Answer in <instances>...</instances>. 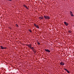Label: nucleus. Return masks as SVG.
I'll use <instances>...</instances> for the list:
<instances>
[{
	"mask_svg": "<svg viewBox=\"0 0 74 74\" xmlns=\"http://www.w3.org/2000/svg\"><path fill=\"white\" fill-rule=\"evenodd\" d=\"M38 45H40V42H38Z\"/></svg>",
	"mask_w": 74,
	"mask_h": 74,
	"instance_id": "nucleus-17",
	"label": "nucleus"
},
{
	"mask_svg": "<svg viewBox=\"0 0 74 74\" xmlns=\"http://www.w3.org/2000/svg\"><path fill=\"white\" fill-rule=\"evenodd\" d=\"M39 18L40 20H41V19H44V17L43 16H40Z\"/></svg>",
	"mask_w": 74,
	"mask_h": 74,
	"instance_id": "nucleus-10",
	"label": "nucleus"
},
{
	"mask_svg": "<svg viewBox=\"0 0 74 74\" xmlns=\"http://www.w3.org/2000/svg\"><path fill=\"white\" fill-rule=\"evenodd\" d=\"M33 51L34 52V53L35 54L36 53V52H37V51H36V49H35Z\"/></svg>",
	"mask_w": 74,
	"mask_h": 74,
	"instance_id": "nucleus-11",
	"label": "nucleus"
},
{
	"mask_svg": "<svg viewBox=\"0 0 74 74\" xmlns=\"http://www.w3.org/2000/svg\"><path fill=\"white\" fill-rule=\"evenodd\" d=\"M69 33H71V31L70 30L68 32Z\"/></svg>",
	"mask_w": 74,
	"mask_h": 74,
	"instance_id": "nucleus-14",
	"label": "nucleus"
},
{
	"mask_svg": "<svg viewBox=\"0 0 74 74\" xmlns=\"http://www.w3.org/2000/svg\"><path fill=\"white\" fill-rule=\"evenodd\" d=\"M9 29H12V28H11V27H9Z\"/></svg>",
	"mask_w": 74,
	"mask_h": 74,
	"instance_id": "nucleus-19",
	"label": "nucleus"
},
{
	"mask_svg": "<svg viewBox=\"0 0 74 74\" xmlns=\"http://www.w3.org/2000/svg\"><path fill=\"white\" fill-rule=\"evenodd\" d=\"M43 17L45 19H48V20L50 19V17H49V16H48L47 15H45Z\"/></svg>",
	"mask_w": 74,
	"mask_h": 74,
	"instance_id": "nucleus-2",
	"label": "nucleus"
},
{
	"mask_svg": "<svg viewBox=\"0 0 74 74\" xmlns=\"http://www.w3.org/2000/svg\"><path fill=\"white\" fill-rule=\"evenodd\" d=\"M70 14L71 15V16H74V15H73V12H72L71 11H70Z\"/></svg>",
	"mask_w": 74,
	"mask_h": 74,
	"instance_id": "nucleus-8",
	"label": "nucleus"
},
{
	"mask_svg": "<svg viewBox=\"0 0 74 74\" xmlns=\"http://www.w3.org/2000/svg\"><path fill=\"white\" fill-rule=\"evenodd\" d=\"M34 26H35L36 27V28H37L38 29H39L40 27H39V26L38 25H36V24H34Z\"/></svg>",
	"mask_w": 74,
	"mask_h": 74,
	"instance_id": "nucleus-3",
	"label": "nucleus"
},
{
	"mask_svg": "<svg viewBox=\"0 0 74 74\" xmlns=\"http://www.w3.org/2000/svg\"><path fill=\"white\" fill-rule=\"evenodd\" d=\"M16 27H19V26H18V24H16Z\"/></svg>",
	"mask_w": 74,
	"mask_h": 74,
	"instance_id": "nucleus-13",
	"label": "nucleus"
},
{
	"mask_svg": "<svg viewBox=\"0 0 74 74\" xmlns=\"http://www.w3.org/2000/svg\"><path fill=\"white\" fill-rule=\"evenodd\" d=\"M64 70H65V71H68V70H67V69L65 68H64Z\"/></svg>",
	"mask_w": 74,
	"mask_h": 74,
	"instance_id": "nucleus-15",
	"label": "nucleus"
},
{
	"mask_svg": "<svg viewBox=\"0 0 74 74\" xmlns=\"http://www.w3.org/2000/svg\"><path fill=\"white\" fill-rule=\"evenodd\" d=\"M7 0L8 1H12V0Z\"/></svg>",
	"mask_w": 74,
	"mask_h": 74,
	"instance_id": "nucleus-18",
	"label": "nucleus"
},
{
	"mask_svg": "<svg viewBox=\"0 0 74 74\" xmlns=\"http://www.w3.org/2000/svg\"><path fill=\"white\" fill-rule=\"evenodd\" d=\"M45 50L46 52H51V51L48 49H45Z\"/></svg>",
	"mask_w": 74,
	"mask_h": 74,
	"instance_id": "nucleus-4",
	"label": "nucleus"
},
{
	"mask_svg": "<svg viewBox=\"0 0 74 74\" xmlns=\"http://www.w3.org/2000/svg\"><path fill=\"white\" fill-rule=\"evenodd\" d=\"M64 24L66 25V26H67L69 25V23H67V22H64Z\"/></svg>",
	"mask_w": 74,
	"mask_h": 74,
	"instance_id": "nucleus-9",
	"label": "nucleus"
},
{
	"mask_svg": "<svg viewBox=\"0 0 74 74\" xmlns=\"http://www.w3.org/2000/svg\"><path fill=\"white\" fill-rule=\"evenodd\" d=\"M28 30L30 33H32V30L30 29H28Z\"/></svg>",
	"mask_w": 74,
	"mask_h": 74,
	"instance_id": "nucleus-12",
	"label": "nucleus"
},
{
	"mask_svg": "<svg viewBox=\"0 0 74 74\" xmlns=\"http://www.w3.org/2000/svg\"><path fill=\"white\" fill-rule=\"evenodd\" d=\"M60 64L62 65V66H64V63L61 62H60Z\"/></svg>",
	"mask_w": 74,
	"mask_h": 74,
	"instance_id": "nucleus-6",
	"label": "nucleus"
},
{
	"mask_svg": "<svg viewBox=\"0 0 74 74\" xmlns=\"http://www.w3.org/2000/svg\"><path fill=\"white\" fill-rule=\"evenodd\" d=\"M23 5L24 7H25V8H27V10H29V8H27V6L25 5V4H24Z\"/></svg>",
	"mask_w": 74,
	"mask_h": 74,
	"instance_id": "nucleus-7",
	"label": "nucleus"
},
{
	"mask_svg": "<svg viewBox=\"0 0 74 74\" xmlns=\"http://www.w3.org/2000/svg\"><path fill=\"white\" fill-rule=\"evenodd\" d=\"M0 49H1V48H0Z\"/></svg>",
	"mask_w": 74,
	"mask_h": 74,
	"instance_id": "nucleus-20",
	"label": "nucleus"
},
{
	"mask_svg": "<svg viewBox=\"0 0 74 74\" xmlns=\"http://www.w3.org/2000/svg\"><path fill=\"white\" fill-rule=\"evenodd\" d=\"M67 72L68 73H70V71L68 70L67 71Z\"/></svg>",
	"mask_w": 74,
	"mask_h": 74,
	"instance_id": "nucleus-16",
	"label": "nucleus"
},
{
	"mask_svg": "<svg viewBox=\"0 0 74 74\" xmlns=\"http://www.w3.org/2000/svg\"><path fill=\"white\" fill-rule=\"evenodd\" d=\"M27 45V47H29V48L30 49H32V50L33 51L35 49H34V47H32V44H30L28 45Z\"/></svg>",
	"mask_w": 74,
	"mask_h": 74,
	"instance_id": "nucleus-1",
	"label": "nucleus"
},
{
	"mask_svg": "<svg viewBox=\"0 0 74 74\" xmlns=\"http://www.w3.org/2000/svg\"><path fill=\"white\" fill-rule=\"evenodd\" d=\"M0 47L1 49H7V47H4L3 46H1Z\"/></svg>",
	"mask_w": 74,
	"mask_h": 74,
	"instance_id": "nucleus-5",
	"label": "nucleus"
}]
</instances>
